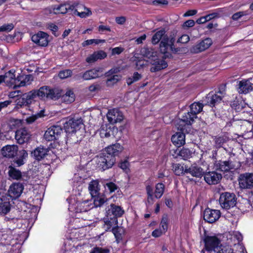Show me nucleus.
Here are the masks:
<instances>
[{"label":"nucleus","mask_w":253,"mask_h":253,"mask_svg":"<svg viewBox=\"0 0 253 253\" xmlns=\"http://www.w3.org/2000/svg\"><path fill=\"white\" fill-rule=\"evenodd\" d=\"M48 152V149L44 147L43 146H40L36 148L32 152V155L36 160L40 161L45 157V156L47 154Z\"/></svg>","instance_id":"31"},{"label":"nucleus","mask_w":253,"mask_h":253,"mask_svg":"<svg viewBox=\"0 0 253 253\" xmlns=\"http://www.w3.org/2000/svg\"><path fill=\"white\" fill-rule=\"evenodd\" d=\"M45 112H40L39 113H38L36 115H32L31 117L26 119V122L28 124H31L34 122L39 118H43L44 117L47 115V114H44Z\"/></svg>","instance_id":"47"},{"label":"nucleus","mask_w":253,"mask_h":253,"mask_svg":"<svg viewBox=\"0 0 253 253\" xmlns=\"http://www.w3.org/2000/svg\"><path fill=\"white\" fill-rule=\"evenodd\" d=\"M160 229H162V230L166 233L168 229V219L166 217H164L162 218L160 225Z\"/></svg>","instance_id":"55"},{"label":"nucleus","mask_w":253,"mask_h":253,"mask_svg":"<svg viewBox=\"0 0 253 253\" xmlns=\"http://www.w3.org/2000/svg\"><path fill=\"white\" fill-rule=\"evenodd\" d=\"M124 213V211L120 206L114 204H111L106 208L107 217L115 216L117 218L118 217L121 216Z\"/></svg>","instance_id":"18"},{"label":"nucleus","mask_w":253,"mask_h":253,"mask_svg":"<svg viewBox=\"0 0 253 253\" xmlns=\"http://www.w3.org/2000/svg\"><path fill=\"white\" fill-rule=\"evenodd\" d=\"M88 189L92 197L100 194L99 183L96 180H93L90 182L88 186Z\"/></svg>","instance_id":"36"},{"label":"nucleus","mask_w":253,"mask_h":253,"mask_svg":"<svg viewBox=\"0 0 253 253\" xmlns=\"http://www.w3.org/2000/svg\"><path fill=\"white\" fill-rule=\"evenodd\" d=\"M195 25V21L193 20H188L185 21L182 27L184 29L192 27Z\"/></svg>","instance_id":"62"},{"label":"nucleus","mask_w":253,"mask_h":253,"mask_svg":"<svg viewBox=\"0 0 253 253\" xmlns=\"http://www.w3.org/2000/svg\"><path fill=\"white\" fill-rule=\"evenodd\" d=\"M92 15V12L91 10L88 8L86 9L85 10H84L83 12H80V14H78V16L82 18H86L89 17Z\"/></svg>","instance_id":"58"},{"label":"nucleus","mask_w":253,"mask_h":253,"mask_svg":"<svg viewBox=\"0 0 253 253\" xmlns=\"http://www.w3.org/2000/svg\"><path fill=\"white\" fill-rule=\"evenodd\" d=\"M115 162L116 158L114 156L109 155L104 151L96 158L98 168L103 171L111 168Z\"/></svg>","instance_id":"5"},{"label":"nucleus","mask_w":253,"mask_h":253,"mask_svg":"<svg viewBox=\"0 0 253 253\" xmlns=\"http://www.w3.org/2000/svg\"><path fill=\"white\" fill-rule=\"evenodd\" d=\"M239 187L243 189H251L253 188V174L246 172L241 174L238 179Z\"/></svg>","instance_id":"10"},{"label":"nucleus","mask_w":253,"mask_h":253,"mask_svg":"<svg viewBox=\"0 0 253 253\" xmlns=\"http://www.w3.org/2000/svg\"><path fill=\"white\" fill-rule=\"evenodd\" d=\"M10 205L9 202H4L0 203V214H5L10 211Z\"/></svg>","instance_id":"46"},{"label":"nucleus","mask_w":253,"mask_h":253,"mask_svg":"<svg viewBox=\"0 0 253 253\" xmlns=\"http://www.w3.org/2000/svg\"><path fill=\"white\" fill-rule=\"evenodd\" d=\"M72 6H74V10L72 12L77 16L80 12L88 9V8L85 7L84 5L78 3H74L72 4Z\"/></svg>","instance_id":"45"},{"label":"nucleus","mask_w":253,"mask_h":253,"mask_svg":"<svg viewBox=\"0 0 253 253\" xmlns=\"http://www.w3.org/2000/svg\"><path fill=\"white\" fill-rule=\"evenodd\" d=\"M3 32H8L11 31L14 28V25L12 23L4 24L1 26Z\"/></svg>","instance_id":"59"},{"label":"nucleus","mask_w":253,"mask_h":253,"mask_svg":"<svg viewBox=\"0 0 253 253\" xmlns=\"http://www.w3.org/2000/svg\"><path fill=\"white\" fill-rule=\"evenodd\" d=\"M165 185L162 183L156 184L155 190V197L156 198H160L164 192Z\"/></svg>","instance_id":"43"},{"label":"nucleus","mask_w":253,"mask_h":253,"mask_svg":"<svg viewBox=\"0 0 253 253\" xmlns=\"http://www.w3.org/2000/svg\"><path fill=\"white\" fill-rule=\"evenodd\" d=\"M120 71V68L115 67L110 70L105 74V75L106 77H109L110 76L116 75V74L119 73Z\"/></svg>","instance_id":"60"},{"label":"nucleus","mask_w":253,"mask_h":253,"mask_svg":"<svg viewBox=\"0 0 253 253\" xmlns=\"http://www.w3.org/2000/svg\"><path fill=\"white\" fill-rule=\"evenodd\" d=\"M146 56L149 59V62L152 64L150 68L151 72H156L167 67L168 64L164 60L159 59L157 56V53L150 50L146 52Z\"/></svg>","instance_id":"6"},{"label":"nucleus","mask_w":253,"mask_h":253,"mask_svg":"<svg viewBox=\"0 0 253 253\" xmlns=\"http://www.w3.org/2000/svg\"><path fill=\"white\" fill-rule=\"evenodd\" d=\"M228 244H230V245H234L236 246L238 244L240 243L243 237L241 234L237 231H234L227 235Z\"/></svg>","instance_id":"25"},{"label":"nucleus","mask_w":253,"mask_h":253,"mask_svg":"<svg viewBox=\"0 0 253 253\" xmlns=\"http://www.w3.org/2000/svg\"><path fill=\"white\" fill-rule=\"evenodd\" d=\"M141 75L139 74L138 72H135L133 73V75L131 77H129L127 79L126 83L127 84L129 85L133 84V83L140 80L141 79Z\"/></svg>","instance_id":"48"},{"label":"nucleus","mask_w":253,"mask_h":253,"mask_svg":"<svg viewBox=\"0 0 253 253\" xmlns=\"http://www.w3.org/2000/svg\"><path fill=\"white\" fill-rule=\"evenodd\" d=\"M164 233H165L162 230V229L159 228L154 230L152 232V235L154 237H159Z\"/></svg>","instance_id":"64"},{"label":"nucleus","mask_w":253,"mask_h":253,"mask_svg":"<svg viewBox=\"0 0 253 253\" xmlns=\"http://www.w3.org/2000/svg\"><path fill=\"white\" fill-rule=\"evenodd\" d=\"M15 70L11 69L4 74L5 84L7 86L13 88H16L26 85L31 78V76L28 75H19L16 77Z\"/></svg>","instance_id":"2"},{"label":"nucleus","mask_w":253,"mask_h":253,"mask_svg":"<svg viewBox=\"0 0 253 253\" xmlns=\"http://www.w3.org/2000/svg\"><path fill=\"white\" fill-rule=\"evenodd\" d=\"M221 213L219 210L206 209L204 212V219L209 223H213L220 217Z\"/></svg>","instance_id":"15"},{"label":"nucleus","mask_w":253,"mask_h":253,"mask_svg":"<svg viewBox=\"0 0 253 253\" xmlns=\"http://www.w3.org/2000/svg\"><path fill=\"white\" fill-rule=\"evenodd\" d=\"M21 120H17V119L10 120L8 123V126H9V130L12 129L14 128H15V127L18 126L19 125L21 124Z\"/></svg>","instance_id":"54"},{"label":"nucleus","mask_w":253,"mask_h":253,"mask_svg":"<svg viewBox=\"0 0 253 253\" xmlns=\"http://www.w3.org/2000/svg\"><path fill=\"white\" fill-rule=\"evenodd\" d=\"M117 132H118V128L115 126L107 128L106 126H102L99 130L100 135L102 138H107L112 135L114 137L115 133Z\"/></svg>","instance_id":"28"},{"label":"nucleus","mask_w":253,"mask_h":253,"mask_svg":"<svg viewBox=\"0 0 253 253\" xmlns=\"http://www.w3.org/2000/svg\"><path fill=\"white\" fill-rule=\"evenodd\" d=\"M105 40H98V39H90V40H87L85 41H84L82 43V45L83 46H86L89 45H91L92 44H97L100 43L104 42Z\"/></svg>","instance_id":"51"},{"label":"nucleus","mask_w":253,"mask_h":253,"mask_svg":"<svg viewBox=\"0 0 253 253\" xmlns=\"http://www.w3.org/2000/svg\"><path fill=\"white\" fill-rule=\"evenodd\" d=\"M48 35L42 31L39 32L37 34L32 36L31 39L32 41L41 46H46L48 43Z\"/></svg>","instance_id":"16"},{"label":"nucleus","mask_w":253,"mask_h":253,"mask_svg":"<svg viewBox=\"0 0 253 253\" xmlns=\"http://www.w3.org/2000/svg\"><path fill=\"white\" fill-rule=\"evenodd\" d=\"M8 174L11 178L17 180L21 177V171L12 166L8 168Z\"/></svg>","instance_id":"40"},{"label":"nucleus","mask_w":253,"mask_h":253,"mask_svg":"<svg viewBox=\"0 0 253 253\" xmlns=\"http://www.w3.org/2000/svg\"><path fill=\"white\" fill-rule=\"evenodd\" d=\"M181 132H176L171 137V141L176 146L179 147L184 145L185 143V131L181 130Z\"/></svg>","instance_id":"29"},{"label":"nucleus","mask_w":253,"mask_h":253,"mask_svg":"<svg viewBox=\"0 0 253 253\" xmlns=\"http://www.w3.org/2000/svg\"><path fill=\"white\" fill-rule=\"evenodd\" d=\"M251 79H244L238 82L237 89L239 93L246 94L253 90V84L250 81Z\"/></svg>","instance_id":"13"},{"label":"nucleus","mask_w":253,"mask_h":253,"mask_svg":"<svg viewBox=\"0 0 253 253\" xmlns=\"http://www.w3.org/2000/svg\"><path fill=\"white\" fill-rule=\"evenodd\" d=\"M37 96L41 99H57L60 96L61 93L58 90L51 89L47 86L40 87L38 90H36Z\"/></svg>","instance_id":"8"},{"label":"nucleus","mask_w":253,"mask_h":253,"mask_svg":"<svg viewBox=\"0 0 253 253\" xmlns=\"http://www.w3.org/2000/svg\"><path fill=\"white\" fill-rule=\"evenodd\" d=\"M24 187L22 184L15 183L12 184L8 190L9 196L13 199L19 197L21 194Z\"/></svg>","instance_id":"20"},{"label":"nucleus","mask_w":253,"mask_h":253,"mask_svg":"<svg viewBox=\"0 0 253 253\" xmlns=\"http://www.w3.org/2000/svg\"><path fill=\"white\" fill-rule=\"evenodd\" d=\"M36 97L38 96L36 90L35 89L31 90L27 93L23 95V97L22 98H20L19 99H17V100H18V103H17V105H23L24 104H28L31 103L32 101Z\"/></svg>","instance_id":"21"},{"label":"nucleus","mask_w":253,"mask_h":253,"mask_svg":"<svg viewBox=\"0 0 253 253\" xmlns=\"http://www.w3.org/2000/svg\"><path fill=\"white\" fill-rule=\"evenodd\" d=\"M186 166L180 164H174L172 165V169L174 173L177 175H180L186 173Z\"/></svg>","instance_id":"38"},{"label":"nucleus","mask_w":253,"mask_h":253,"mask_svg":"<svg viewBox=\"0 0 253 253\" xmlns=\"http://www.w3.org/2000/svg\"><path fill=\"white\" fill-rule=\"evenodd\" d=\"M18 147L15 145H6L1 149V154L7 158H13L17 153Z\"/></svg>","instance_id":"24"},{"label":"nucleus","mask_w":253,"mask_h":253,"mask_svg":"<svg viewBox=\"0 0 253 253\" xmlns=\"http://www.w3.org/2000/svg\"><path fill=\"white\" fill-rule=\"evenodd\" d=\"M216 169L222 171H228L233 169V166L230 161H218L215 163Z\"/></svg>","instance_id":"35"},{"label":"nucleus","mask_w":253,"mask_h":253,"mask_svg":"<svg viewBox=\"0 0 253 253\" xmlns=\"http://www.w3.org/2000/svg\"><path fill=\"white\" fill-rule=\"evenodd\" d=\"M74 10V6L72 4L64 3L58 5L56 7L51 8L49 10L50 13L65 14L67 12H72Z\"/></svg>","instance_id":"17"},{"label":"nucleus","mask_w":253,"mask_h":253,"mask_svg":"<svg viewBox=\"0 0 253 253\" xmlns=\"http://www.w3.org/2000/svg\"><path fill=\"white\" fill-rule=\"evenodd\" d=\"M61 100L67 104L71 103L75 101V95L72 90H68L65 94L62 95Z\"/></svg>","instance_id":"37"},{"label":"nucleus","mask_w":253,"mask_h":253,"mask_svg":"<svg viewBox=\"0 0 253 253\" xmlns=\"http://www.w3.org/2000/svg\"><path fill=\"white\" fill-rule=\"evenodd\" d=\"M102 69L100 68L92 69L83 73V80L85 81L96 79L99 77V73H102Z\"/></svg>","instance_id":"26"},{"label":"nucleus","mask_w":253,"mask_h":253,"mask_svg":"<svg viewBox=\"0 0 253 253\" xmlns=\"http://www.w3.org/2000/svg\"><path fill=\"white\" fill-rule=\"evenodd\" d=\"M107 118L108 121L113 124L121 122L124 119L122 112H108Z\"/></svg>","instance_id":"33"},{"label":"nucleus","mask_w":253,"mask_h":253,"mask_svg":"<svg viewBox=\"0 0 253 253\" xmlns=\"http://www.w3.org/2000/svg\"><path fill=\"white\" fill-rule=\"evenodd\" d=\"M63 130L59 126H53L47 128L44 134V138L47 141H53L58 139Z\"/></svg>","instance_id":"11"},{"label":"nucleus","mask_w":253,"mask_h":253,"mask_svg":"<svg viewBox=\"0 0 253 253\" xmlns=\"http://www.w3.org/2000/svg\"><path fill=\"white\" fill-rule=\"evenodd\" d=\"M212 43V42L211 39L206 38L193 45L190 48V52L193 53L201 52L208 49Z\"/></svg>","instance_id":"14"},{"label":"nucleus","mask_w":253,"mask_h":253,"mask_svg":"<svg viewBox=\"0 0 253 253\" xmlns=\"http://www.w3.org/2000/svg\"><path fill=\"white\" fill-rule=\"evenodd\" d=\"M106 81L108 86H112L121 80L122 76L120 75H114L109 76Z\"/></svg>","instance_id":"44"},{"label":"nucleus","mask_w":253,"mask_h":253,"mask_svg":"<svg viewBox=\"0 0 253 253\" xmlns=\"http://www.w3.org/2000/svg\"><path fill=\"white\" fill-rule=\"evenodd\" d=\"M104 187L105 189L108 190L110 193L114 192L117 188V185L113 182L107 183Z\"/></svg>","instance_id":"56"},{"label":"nucleus","mask_w":253,"mask_h":253,"mask_svg":"<svg viewBox=\"0 0 253 253\" xmlns=\"http://www.w3.org/2000/svg\"><path fill=\"white\" fill-rule=\"evenodd\" d=\"M109 250L107 249L100 247H95L90 252V253H109Z\"/></svg>","instance_id":"57"},{"label":"nucleus","mask_w":253,"mask_h":253,"mask_svg":"<svg viewBox=\"0 0 253 253\" xmlns=\"http://www.w3.org/2000/svg\"><path fill=\"white\" fill-rule=\"evenodd\" d=\"M225 95V89L219 90L217 93H209L204 100L205 106H209L211 107H215L219 103L222 98Z\"/></svg>","instance_id":"9"},{"label":"nucleus","mask_w":253,"mask_h":253,"mask_svg":"<svg viewBox=\"0 0 253 253\" xmlns=\"http://www.w3.org/2000/svg\"><path fill=\"white\" fill-rule=\"evenodd\" d=\"M71 211H74L76 212H81L87 211L90 208L88 206L87 201L78 202L76 204H71L69 208Z\"/></svg>","instance_id":"23"},{"label":"nucleus","mask_w":253,"mask_h":253,"mask_svg":"<svg viewBox=\"0 0 253 253\" xmlns=\"http://www.w3.org/2000/svg\"><path fill=\"white\" fill-rule=\"evenodd\" d=\"M112 232L118 242H119L120 241L122 240L123 235L124 233V230L123 228L117 226L116 228L112 229Z\"/></svg>","instance_id":"42"},{"label":"nucleus","mask_w":253,"mask_h":253,"mask_svg":"<svg viewBox=\"0 0 253 253\" xmlns=\"http://www.w3.org/2000/svg\"><path fill=\"white\" fill-rule=\"evenodd\" d=\"M190 38L187 35H183L177 40V42L186 43L189 41Z\"/></svg>","instance_id":"61"},{"label":"nucleus","mask_w":253,"mask_h":253,"mask_svg":"<svg viewBox=\"0 0 253 253\" xmlns=\"http://www.w3.org/2000/svg\"><path fill=\"white\" fill-rule=\"evenodd\" d=\"M222 178L221 174L215 171H210L204 174V179L209 184H216Z\"/></svg>","instance_id":"19"},{"label":"nucleus","mask_w":253,"mask_h":253,"mask_svg":"<svg viewBox=\"0 0 253 253\" xmlns=\"http://www.w3.org/2000/svg\"><path fill=\"white\" fill-rule=\"evenodd\" d=\"M76 249L80 253H86L89 251L90 246L88 244L78 245L76 246Z\"/></svg>","instance_id":"52"},{"label":"nucleus","mask_w":253,"mask_h":253,"mask_svg":"<svg viewBox=\"0 0 253 253\" xmlns=\"http://www.w3.org/2000/svg\"><path fill=\"white\" fill-rule=\"evenodd\" d=\"M179 156L185 160L191 157L192 152L187 148H183L179 152Z\"/></svg>","instance_id":"50"},{"label":"nucleus","mask_w":253,"mask_h":253,"mask_svg":"<svg viewBox=\"0 0 253 253\" xmlns=\"http://www.w3.org/2000/svg\"><path fill=\"white\" fill-rule=\"evenodd\" d=\"M246 15V13L244 11L238 12L234 13L232 15V18L233 20H237L240 18H241V17H242L244 15Z\"/></svg>","instance_id":"63"},{"label":"nucleus","mask_w":253,"mask_h":253,"mask_svg":"<svg viewBox=\"0 0 253 253\" xmlns=\"http://www.w3.org/2000/svg\"><path fill=\"white\" fill-rule=\"evenodd\" d=\"M118 226V219L115 216L107 217L104 219L103 228L105 231H108L113 228H116Z\"/></svg>","instance_id":"32"},{"label":"nucleus","mask_w":253,"mask_h":253,"mask_svg":"<svg viewBox=\"0 0 253 253\" xmlns=\"http://www.w3.org/2000/svg\"><path fill=\"white\" fill-rule=\"evenodd\" d=\"M219 202L222 209L229 210L236 205L237 198L233 193L224 192L220 194Z\"/></svg>","instance_id":"7"},{"label":"nucleus","mask_w":253,"mask_h":253,"mask_svg":"<svg viewBox=\"0 0 253 253\" xmlns=\"http://www.w3.org/2000/svg\"><path fill=\"white\" fill-rule=\"evenodd\" d=\"M107 56L106 53L103 50H99L93 52L89 55L85 59L86 62L88 63H93L98 60H102Z\"/></svg>","instance_id":"30"},{"label":"nucleus","mask_w":253,"mask_h":253,"mask_svg":"<svg viewBox=\"0 0 253 253\" xmlns=\"http://www.w3.org/2000/svg\"><path fill=\"white\" fill-rule=\"evenodd\" d=\"M216 253H234L233 249L231 247V245H227L221 246L219 249L218 252Z\"/></svg>","instance_id":"49"},{"label":"nucleus","mask_w":253,"mask_h":253,"mask_svg":"<svg viewBox=\"0 0 253 253\" xmlns=\"http://www.w3.org/2000/svg\"><path fill=\"white\" fill-rule=\"evenodd\" d=\"M178 117L179 119L176 124L178 130L185 131L187 133H192L191 124L194 119L197 118L196 112H179Z\"/></svg>","instance_id":"3"},{"label":"nucleus","mask_w":253,"mask_h":253,"mask_svg":"<svg viewBox=\"0 0 253 253\" xmlns=\"http://www.w3.org/2000/svg\"><path fill=\"white\" fill-rule=\"evenodd\" d=\"M83 125V121L81 119H72L66 122L64 127L67 133H71L79 130Z\"/></svg>","instance_id":"12"},{"label":"nucleus","mask_w":253,"mask_h":253,"mask_svg":"<svg viewBox=\"0 0 253 253\" xmlns=\"http://www.w3.org/2000/svg\"><path fill=\"white\" fill-rule=\"evenodd\" d=\"M123 150V147L119 143H116L107 147L104 152L115 157V156L118 155Z\"/></svg>","instance_id":"34"},{"label":"nucleus","mask_w":253,"mask_h":253,"mask_svg":"<svg viewBox=\"0 0 253 253\" xmlns=\"http://www.w3.org/2000/svg\"><path fill=\"white\" fill-rule=\"evenodd\" d=\"M166 31L164 29H161L157 31L152 37V42L153 44H157L161 40L160 44V50L162 53L165 54L166 56L168 57L169 50L173 51L174 47V43L175 39L171 35L168 36L165 35Z\"/></svg>","instance_id":"1"},{"label":"nucleus","mask_w":253,"mask_h":253,"mask_svg":"<svg viewBox=\"0 0 253 253\" xmlns=\"http://www.w3.org/2000/svg\"><path fill=\"white\" fill-rule=\"evenodd\" d=\"M72 72L71 70H65L61 71L58 74L59 77L61 79H66L71 76Z\"/></svg>","instance_id":"53"},{"label":"nucleus","mask_w":253,"mask_h":253,"mask_svg":"<svg viewBox=\"0 0 253 253\" xmlns=\"http://www.w3.org/2000/svg\"><path fill=\"white\" fill-rule=\"evenodd\" d=\"M185 171L186 174H190L193 177H201L204 173L203 169L201 167L193 165L190 167L186 168Z\"/></svg>","instance_id":"27"},{"label":"nucleus","mask_w":253,"mask_h":253,"mask_svg":"<svg viewBox=\"0 0 253 253\" xmlns=\"http://www.w3.org/2000/svg\"><path fill=\"white\" fill-rule=\"evenodd\" d=\"M203 241L204 248L202 253H216L221 246L220 239L216 236H205Z\"/></svg>","instance_id":"4"},{"label":"nucleus","mask_w":253,"mask_h":253,"mask_svg":"<svg viewBox=\"0 0 253 253\" xmlns=\"http://www.w3.org/2000/svg\"><path fill=\"white\" fill-rule=\"evenodd\" d=\"M30 138V135L25 128L17 130L15 132V138L19 144L27 142Z\"/></svg>","instance_id":"22"},{"label":"nucleus","mask_w":253,"mask_h":253,"mask_svg":"<svg viewBox=\"0 0 253 253\" xmlns=\"http://www.w3.org/2000/svg\"><path fill=\"white\" fill-rule=\"evenodd\" d=\"M204 106H205V102L204 103L195 102L190 106H185L182 110L190 109V111H202Z\"/></svg>","instance_id":"39"},{"label":"nucleus","mask_w":253,"mask_h":253,"mask_svg":"<svg viewBox=\"0 0 253 253\" xmlns=\"http://www.w3.org/2000/svg\"><path fill=\"white\" fill-rule=\"evenodd\" d=\"M93 200V203L95 207H100L107 201V199L103 196L100 194L97 196L92 197Z\"/></svg>","instance_id":"41"}]
</instances>
